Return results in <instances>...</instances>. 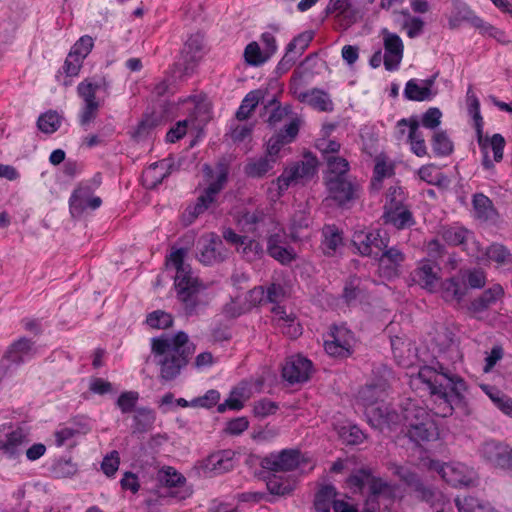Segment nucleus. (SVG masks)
<instances>
[{
	"label": "nucleus",
	"instance_id": "nucleus-1",
	"mask_svg": "<svg viewBox=\"0 0 512 512\" xmlns=\"http://www.w3.org/2000/svg\"><path fill=\"white\" fill-rule=\"evenodd\" d=\"M418 377L427 385L434 398L435 414L441 417L452 415L454 407L462 402L466 391L465 381L439 363L435 368H421Z\"/></svg>",
	"mask_w": 512,
	"mask_h": 512
},
{
	"label": "nucleus",
	"instance_id": "nucleus-2",
	"mask_svg": "<svg viewBox=\"0 0 512 512\" xmlns=\"http://www.w3.org/2000/svg\"><path fill=\"white\" fill-rule=\"evenodd\" d=\"M151 352L159 366L162 381H172L180 375L194 352L188 335L179 331L174 336L162 335L151 339Z\"/></svg>",
	"mask_w": 512,
	"mask_h": 512
},
{
	"label": "nucleus",
	"instance_id": "nucleus-3",
	"mask_svg": "<svg viewBox=\"0 0 512 512\" xmlns=\"http://www.w3.org/2000/svg\"><path fill=\"white\" fill-rule=\"evenodd\" d=\"M187 250L179 248L173 251L168 258V265L176 270L174 279L177 297L183 305V309L187 315L197 313L201 303L199 294L203 289L198 278L193 275L189 264L184 262Z\"/></svg>",
	"mask_w": 512,
	"mask_h": 512
},
{
	"label": "nucleus",
	"instance_id": "nucleus-4",
	"mask_svg": "<svg viewBox=\"0 0 512 512\" xmlns=\"http://www.w3.org/2000/svg\"><path fill=\"white\" fill-rule=\"evenodd\" d=\"M385 395L384 386L376 384L366 385L358 393L370 424L379 430L392 429L399 422V414L383 402Z\"/></svg>",
	"mask_w": 512,
	"mask_h": 512
},
{
	"label": "nucleus",
	"instance_id": "nucleus-5",
	"mask_svg": "<svg viewBox=\"0 0 512 512\" xmlns=\"http://www.w3.org/2000/svg\"><path fill=\"white\" fill-rule=\"evenodd\" d=\"M77 94L83 101L79 113V123L87 128L98 116L104 102L100 94H109V83L105 78H85L77 85Z\"/></svg>",
	"mask_w": 512,
	"mask_h": 512
},
{
	"label": "nucleus",
	"instance_id": "nucleus-6",
	"mask_svg": "<svg viewBox=\"0 0 512 512\" xmlns=\"http://www.w3.org/2000/svg\"><path fill=\"white\" fill-rule=\"evenodd\" d=\"M429 468L437 471L441 478L453 487H468L474 485L476 480L475 471L460 462L441 463L432 460Z\"/></svg>",
	"mask_w": 512,
	"mask_h": 512
},
{
	"label": "nucleus",
	"instance_id": "nucleus-7",
	"mask_svg": "<svg viewBox=\"0 0 512 512\" xmlns=\"http://www.w3.org/2000/svg\"><path fill=\"white\" fill-rule=\"evenodd\" d=\"M397 194L401 195L400 189H390L386 197L383 218L386 224H391L397 229H405L414 225L415 221L411 211L402 204L401 199H397Z\"/></svg>",
	"mask_w": 512,
	"mask_h": 512
},
{
	"label": "nucleus",
	"instance_id": "nucleus-8",
	"mask_svg": "<svg viewBox=\"0 0 512 512\" xmlns=\"http://www.w3.org/2000/svg\"><path fill=\"white\" fill-rule=\"evenodd\" d=\"M317 171V160L314 157H305L304 161L295 163L286 168L276 179L278 194L281 195L291 183L307 181L311 179Z\"/></svg>",
	"mask_w": 512,
	"mask_h": 512
},
{
	"label": "nucleus",
	"instance_id": "nucleus-9",
	"mask_svg": "<svg viewBox=\"0 0 512 512\" xmlns=\"http://www.w3.org/2000/svg\"><path fill=\"white\" fill-rule=\"evenodd\" d=\"M390 470L396 475L402 482L413 489L419 498L431 503L434 506V500L440 502L443 498L442 494L438 491L432 490L426 487L418 474L408 466L392 464Z\"/></svg>",
	"mask_w": 512,
	"mask_h": 512
},
{
	"label": "nucleus",
	"instance_id": "nucleus-10",
	"mask_svg": "<svg viewBox=\"0 0 512 512\" xmlns=\"http://www.w3.org/2000/svg\"><path fill=\"white\" fill-rule=\"evenodd\" d=\"M352 242L361 255L377 258L381 251L387 248L389 237L386 232L380 230L358 231L354 233Z\"/></svg>",
	"mask_w": 512,
	"mask_h": 512
},
{
	"label": "nucleus",
	"instance_id": "nucleus-11",
	"mask_svg": "<svg viewBox=\"0 0 512 512\" xmlns=\"http://www.w3.org/2000/svg\"><path fill=\"white\" fill-rule=\"evenodd\" d=\"M228 177V167L224 163L217 165L216 180L209 184L204 192L197 198L189 213L193 217L203 214L215 202L216 196L223 189Z\"/></svg>",
	"mask_w": 512,
	"mask_h": 512
},
{
	"label": "nucleus",
	"instance_id": "nucleus-12",
	"mask_svg": "<svg viewBox=\"0 0 512 512\" xmlns=\"http://www.w3.org/2000/svg\"><path fill=\"white\" fill-rule=\"evenodd\" d=\"M331 340L324 343L325 351L334 357L349 356L355 344L354 334L345 326H335L331 330Z\"/></svg>",
	"mask_w": 512,
	"mask_h": 512
},
{
	"label": "nucleus",
	"instance_id": "nucleus-13",
	"mask_svg": "<svg viewBox=\"0 0 512 512\" xmlns=\"http://www.w3.org/2000/svg\"><path fill=\"white\" fill-rule=\"evenodd\" d=\"M479 453L485 461L495 467L512 470V448L509 445L489 440L482 444Z\"/></svg>",
	"mask_w": 512,
	"mask_h": 512
},
{
	"label": "nucleus",
	"instance_id": "nucleus-14",
	"mask_svg": "<svg viewBox=\"0 0 512 512\" xmlns=\"http://www.w3.org/2000/svg\"><path fill=\"white\" fill-rule=\"evenodd\" d=\"M238 224L244 232L262 237L270 232V226L274 225V219L262 209H255L243 212L238 219Z\"/></svg>",
	"mask_w": 512,
	"mask_h": 512
},
{
	"label": "nucleus",
	"instance_id": "nucleus-15",
	"mask_svg": "<svg viewBox=\"0 0 512 512\" xmlns=\"http://www.w3.org/2000/svg\"><path fill=\"white\" fill-rule=\"evenodd\" d=\"M312 362L301 355H293L286 359L282 367V377L290 384L302 383L309 379Z\"/></svg>",
	"mask_w": 512,
	"mask_h": 512
},
{
	"label": "nucleus",
	"instance_id": "nucleus-16",
	"mask_svg": "<svg viewBox=\"0 0 512 512\" xmlns=\"http://www.w3.org/2000/svg\"><path fill=\"white\" fill-rule=\"evenodd\" d=\"M384 45V66L388 71H395L403 58L404 45L402 39L396 33L389 32L387 29L382 30Z\"/></svg>",
	"mask_w": 512,
	"mask_h": 512
},
{
	"label": "nucleus",
	"instance_id": "nucleus-17",
	"mask_svg": "<svg viewBox=\"0 0 512 512\" xmlns=\"http://www.w3.org/2000/svg\"><path fill=\"white\" fill-rule=\"evenodd\" d=\"M299 458L298 450L284 449L278 454H270L264 457L260 465L263 469L272 472L291 471L298 466Z\"/></svg>",
	"mask_w": 512,
	"mask_h": 512
},
{
	"label": "nucleus",
	"instance_id": "nucleus-18",
	"mask_svg": "<svg viewBox=\"0 0 512 512\" xmlns=\"http://www.w3.org/2000/svg\"><path fill=\"white\" fill-rule=\"evenodd\" d=\"M101 204V198L93 196V190L89 185H80L69 199L70 212L73 216L81 215L87 208L95 210Z\"/></svg>",
	"mask_w": 512,
	"mask_h": 512
},
{
	"label": "nucleus",
	"instance_id": "nucleus-19",
	"mask_svg": "<svg viewBox=\"0 0 512 512\" xmlns=\"http://www.w3.org/2000/svg\"><path fill=\"white\" fill-rule=\"evenodd\" d=\"M292 93L301 103H305L320 112H332L334 109L330 95L324 90L313 88L303 91L299 87H294Z\"/></svg>",
	"mask_w": 512,
	"mask_h": 512
},
{
	"label": "nucleus",
	"instance_id": "nucleus-20",
	"mask_svg": "<svg viewBox=\"0 0 512 512\" xmlns=\"http://www.w3.org/2000/svg\"><path fill=\"white\" fill-rule=\"evenodd\" d=\"M28 433L21 427H16L0 438V451L10 459L17 458L29 443Z\"/></svg>",
	"mask_w": 512,
	"mask_h": 512
},
{
	"label": "nucleus",
	"instance_id": "nucleus-21",
	"mask_svg": "<svg viewBox=\"0 0 512 512\" xmlns=\"http://www.w3.org/2000/svg\"><path fill=\"white\" fill-rule=\"evenodd\" d=\"M477 135L478 145L483 153L482 165L489 170L494 167L492 160L489 158L488 149L493 151V157L496 162H500L503 158V150L505 147V139L501 134H494L492 137L484 136L483 127L481 128V138Z\"/></svg>",
	"mask_w": 512,
	"mask_h": 512
},
{
	"label": "nucleus",
	"instance_id": "nucleus-22",
	"mask_svg": "<svg viewBox=\"0 0 512 512\" xmlns=\"http://www.w3.org/2000/svg\"><path fill=\"white\" fill-rule=\"evenodd\" d=\"M413 282L429 292H434L439 282V269L430 260H422L411 273Z\"/></svg>",
	"mask_w": 512,
	"mask_h": 512
},
{
	"label": "nucleus",
	"instance_id": "nucleus-23",
	"mask_svg": "<svg viewBox=\"0 0 512 512\" xmlns=\"http://www.w3.org/2000/svg\"><path fill=\"white\" fill-rule=\"evenodd\" d=\"M198 247V259L205 265L214 264L216 262L222 261L224 258L221 253L223 243L221 239L215 234H208L201 237L198 242Z\"/></svg>",
	"mask_w": 512,
	"mask_h": 512
},
{
	"label": "nucleus",
	"instance_id": "nucleus-24",
	"mask_svg": "<svg viewBox=\"0 0 512 512\" xmlns=\"http://www.w3.org/2000/svg\"><path fill=\"white\" fill-rule=\"evenodd\" d=\"M503 296V287L500 284H493L470 302L468 310L478 317L501 300Z\"/></svg>",
	"mask_w": 512,
	"mask_h": 512
},
{
	"label": "nucleus",
	"instance_id": "nucleus-25",
	"mask_svg": "<svg viewBox=\"0 0 512 512\" xmlns=\"http://www.w3.org/2000/svg\"><path fill=\"white\" fill-rule=\"evenodd\" d=\"M329 198L339 205L351 201L355 197L357 185L348 177L329 179L326 182Z\"/></svg>",
	"mask_w": 512,
	"mask_h": 512
},
{
	"label": "nucleus",
	"instance_id": "nucleus-26",
	"mask_svg": "<svg viewBox=\"0 0 512 512\" xmlns=\"http://www.w3.org/2000/svg\"><path fill=\"white\" fill-rule=\"evenodd\" d=\"M376 259L379 261L382 274L387 278H393L398 276L399 268L405 261V254L397 247H389L388 244Z\"/></svg>",
	"mask_w": 512,
	"mask_h": 512
},
{
	"label": "nucleus",
	"instance_id": "nucleus-27",
	"mask_svg": "<svg viewBox=\"0 0 512 512\" xmlns=\"http://www.w3.org/2000/svg\"><path fill=\"white\" fill-rule=\"evenodd\" d=\"M233 468L232 452L229 450L218 451L209 455L202 464L204 474L216 476Z\"/></svg>",
	"mask_w": 512,
	"mask_h": 512
},
{
	"label": "nucleus",
	"instance_id": "nucleus-28",
	"mask_svg": "<svg viewBox=\"0 0 512 512\" xmlns=\"http://www.w3.org/2000/svg\"><path fill=\"white\" fill-rule=\"evenodd\" d=\"M33 342L27 338H20L10 345L3 360L0 362L1 367H7L6 362L19 365L25 362L31 355Z\"/></svg>",
	"mask_w": 512,
	"mask_h": 512
},
{
	"label": "nucleus",
	"instance_id": "nucleus-29",
	"mask_svg": "<svg viewBox=\"0 0 512 512\" xmlns=\"http://www.w3.org/2000/svg\"><path fill=\"white\" fill-rule=\"evenodd\" d=\"M431 419L432 417L428 410L412 400L405 403L402 408V414L401 416L399 415V421H403L406 430L412 428L414 425L419 426L420 423ZM399 423L400 422L397 424Z\"/></svg>",
	"mask_w": 512,
	"mask_h": 512
},
{
	"label": "nucleus",
	"instance_id": "nucleus-30",
	"mask_svg": "<svg viewBox=\"0 0 512 512\" xmlns=\"http://www.w3.org/2000/svg\"><path fill=\"white\" fill-rule=\"evenodd\" d=\"M472 205L474 211V217L485 223H496L499 214L493 205V202L482 193L473 195Z\"/></svg>",
	"mask_w": 512,
	"mask_h": 512
},
{
	"label": "nucleus",
	"instance_id": "nucleus-31",
	"mask_svg": "<svg viewBox=\"0 0 512 512\" xmlns=\"http://www.w3.org/2000/svg\"><path fill=\"white\" fill-rule=\"evenodd\" d=\"M440 292L446 302L460 304L466 297L468 288L460 277H451L441 283Z\"/></svg>",
	"mask_w": 512,
	"mask_h": 512
},
{
	"label": "nucleus",
	"instance_id": "nucleus-32",
	"mask_svg": "<svg viewBox=\"0 0 512 512\" xmlns=\"http://www.w3.org/2000/svg\"><path fill=\"white\" fill-rule=\"evenodd\" d=\"M310 32H303L296 36L286 47V52L280 61V65L292 66L296 59L300 57L312 41Z\"/></svg>",
	"mask_w": 512,
	"mask_h": 512
},
{
	"label": "nucleus",
	"instance_id": "nucleus-33",
	"mask_svg": "<svg viewBox=\"0 0 512 512\" xmlns=\"http://www.w3.org/2000/svg\"><path fill=\"white\" fill-rule=\"evenodd\" d=\"M406 435L412 442L421 444L436 440L439 433L435 421L431 419L420 423L419 426L414 425L412 428L407 429Z\"/></svg>",
	"mask_w": 512,
	"mask_h": 512
},
{
	"label": "nucleus",
	"instance_id": "nucleus-34",
	"mask_svg": "<svg viewBox=\"0 0 512 512\" xmlns=\"http://www.w3.org/2000/svg\"><path fill=\"white\" fill-rule=\"evenodd\" d=\"M88 431L86 425L80 423H73L71 425L60 426L55 432V444L58 447L63 445H70L73 440L82 434H86Z\"/></svg>",
	"mask_w": 512,
	"mask_h": 512
},
{
	"label": "nucleus",
	"instance_id": "nucleus-35",
	"mask_svg": "<svg viewBox=\"0 0 512 512\" xmlns=\"http://www.w3.org/2000/svg\"><path fill=\"white\" fill-rule=\"evenodd\" d=\"M169 175L165 161L151 164L143 173V180L147 188H155Z\"/></svg>",
	"mask_w": 512,
	"mask_h": 512
},
{
	"label": "nucleus",
	"instance_id": "nucleus-36",
	"mask_svg": "<svg viewBox=\"0 0 512 512\" xmlns=\"http://www.w3.org/2000/svg\"><path fill=\"white\" fill-rule=\"evenodd\" d=\"M275 162V158L268 156L250 159L244 167V172L248 177L262 178L273 169Z\"/></svg>",
	"mask_w": 512,
	"mask_h": 512
},
{
	"label": "nucleus",
	"instance_id": "nucleus-37",
	"mask_svg": "<svg viewBox=\"0 0 512 512\" xmlns=\"http://www.w3.org/2000/svg\"><path fill=\"white\" fill-rule=\"evenodd\" d=\"M437 94L435 90H428L427 87H423L422 83L417 79H410L404 89V96L411 101H429L433 99Z\"/></svg>",
	"mask_w": 512,
	"mask_h": 512
},
{
	"label": "nucleus",
	"instance_id": "nucleus-38",
	"mask_svg": "<svg viewBox=\"0 0 512 512\" xmlns=\"http://www.w3.org/2000/svg\"><path fill=\"white\" fill-rule=\"evenodd\" d=\"M156 419L155 412L147 407H140L135 410L133 416V431L144 433L152 429Z\"/></svg>",
	"mask_w": 512,
	"mask_h": 512
},
{
	"label": "nucleus",
	"instance_id": "nucleus-39",
	"mask_svg": "<svg viewBox=\"0 0 512 512\" xmlns=\"http://www.w3.org/2000/svg\"><path fill=\"white\" fill-rule=\"evenodd\" d=\"M322 249L326 255H333L342 245V236L335 225H325L322 229Z\"/></svg>",
	"mask_w": 512,
	"mask_h": 512
},
{
	"label": "nucleus",
	"instance_id": "nucleus-40",
	"mask_svg": "<svg viewBox=\"0 0 512 512\" xmlns=\"http://www.w3.org/2000/svg\"><path fill=\"white\" fill-rule=\"evenodd\" d=\"M420 123L418 120L411 122V131L408 132V143L410 149L417 157H424L428 155L427 146L424 136L419 131Z\"/></svg>",
	"mask_w": 512,
	"mask_h": 512
},
{
	"label": "nucleus",
	"instance_id": "nucleus-41",
	"mask_svg": "<svg viewBox=\"0 0 512 512\" xmlns=\"http://www.w3.org/2000/svg\"><path fill=\"white\" fill-rule=\"evenodd\" d=\"M237 252L248 262L260 260L265 254L262 244L258 240L249 238L248 236H246L241 246H238Z\"/></svg>",
	"mask_w": 512,
	"mask_h": 512
},
{
	"label": "nucleus",
	"instance_id": "nucleus-42",
	"mask_svg": "<svg viewBox=\"0 0 512 512\" xmlns=\"http://www.w3.org/2000/svg\"><path fill=\"white\" fill-rule=\"evenodd\" d=\"M325 161L328 167L325 177L326 182L329 179H338L349 176V163L345 158L340 156H330L325 157Z\"/></svg>",
	"mask_w": 512,
	"mask_h": 512
},
{
	"label": "nucleus",
	"instance_id": "nucleus-43",
	"mask_svg": "<svg viewBox=\"0 0 512 512\" xmlns=\"http://www.w3.org/2000/svg\"><path fill=\"white\" fill-rule=\"evenodd\" d=\"M261 90L250 91L242 100L240 107L236 112V118L239 121H244L249 118L254 111L260 100L263 98Z\"/></svg>",
	"mask_w": 512,
	"mask_h": 512
},
{
	"label": "nucleus",
	"instance_id": "nucleus-44",
	"mask_svg": "<svg viewBox=\"0 0 512 512\" xmlns=\"http://www.w3.org/2000/svg\"><path fill=\"white\" fill-rule=\"evenodd\" d=\"M204 47V35L200 32L192 34L183 48V55L187 61L195 62L201 57Z\"/></svg>",
	"mask_w": 512,
	"mask_h": 512
},
{
	"label": "nucleus",
	"instance_id": "nucleus-45",
	"mask_svg": "<svg viewBox=\"0 0 512 512\" xmlns=\"http://www.w3.org/2000/svg\"><path fill=\"white\" fill-rule=\"evenodd\" d=\"M372 473V470L367 467L355 470L347 479L349 488L354 493H364L367 490Z\"/></svg>",
	"mask_w": 512,
	"mask_h": 512
},
{
	"label": "nucleus",
	"instance_id": "nucleus-46",
	"mask_svg": "<svg viewBox=\"0 0 512 512\" xmlns=\"http://www.w3.org/2000/svg\"><path fill=\"white\" fill-rule=\"evenodd\" d=\"M266 486L271 494L277 496L288 495L295 488L293 481L282 476H277L275 474H272L271 476L267 477Z\"/></svg>",
	"mask_w": 512,
	"mask_h": 512
},
{
	"label": "nucleus",
	"instance_id": "nucleus-47",
	"mask_svg": "<svg viewBox=\"0 0 512 512\" xmlns=\"http://www.w3.org/2000/svg\"><path fill=\"white\" fill-rule=\"evenodd\" d=\"M336 490L331 485L323 486L316 494L314 507L316 512H330L331 506L334 508Z\"/></svg>",
	"mask_w": 512,
	"mask_h": 512
},
{
	"label": "nucleus",
	"instance_id": "nucleus-48",
	"mask_svg": "<svg viewBox=\"0 0 512 512\" xmlns=\"http://www.w3.org/2000/svg\"><path fill=\"white\" fill-rule=\"evenodd\" d=\"M439 234L447 244L456 246L464 244L471 233L461 226H444Z\"/></svg>",
	"mask_w": 512,
	"mask_h": 512
},
{
	"label": "nucleus",
	"instance_id": "nucleus-49",
	"mask_svg": "<svg viewBox=\"0 0 512 512\" xmlns=\"http://www.w3.org/2000/svg\"><path fill=\"white\" fill-rule=\"evenodd\" d=\"M432 151L437 157H445L453 152V142L445 131L434 132L431 139Z\"/></svg>",
	"mask_w": 512,
	"mask_h": 512
},
{
	"label": "nucleus",
	"instance_id": "nucleus-50",
	"mask_svg": "<svg viewBox=\"0 0 512 512\" xmlns=\"http://www.w3.org/2000/svg\"><path fill=\"white\" fill-rule=\"evenodd\" d=\"M157 480L169 488L180 487L186 483V478L171 466L162 467L157 473Z\"/></svg>",
	"mask_w": 512,
	"mask_h": 512
},
{
	"label": "nucleus",
	"instance_id": "nucleus-51",
	"mask_svg": "<svg viewBox=\"0 0 512 512\" xmlns=\"http://www.w3.org/2000/svg\"><path fill=\"white\" fill-rule=\"evenodd\" d=\"M245 61L251 66H260L270 59L255 41L250 42L244 50Z\"/></svg>",
	"mask_w": 512,
	"mask_h": 512
},
{
	"label": "nucleus",
	"instance_id": "nucleus-52",
	"mask_svg": "<svg viewBox=\"0 0 512 512\" xmlns=\"http://www.w3.org/2000/svg\"><path fill=\"white\" fill-rule=\"evenodd\" d=\"M61 125V117L56 111H48L39 116L37 126L40 131L46 134L56 132Z\"/></svg>",
	"mask_w": 512,
	"mask_h": 512
},
{
	"label": "nucleus",
	"instance_id": "nucleus-53",
	"mask_svg": "<svg viewBox=\"0 0 512 512\" xmlns=\"http://www.w3.org/2000/svg\"><path fill=\"white\" fill-rule=\"evenodd\" d=\"M468 111L475 122L476 134L481 138V128L483 127V118L480 114V102L470 86L467 91Z\"/></svg>",
	"mask_w": 512,
	"mask_h": 512
},
{
	"label": "nucleus",
	"instance_id": "nucleus-54",
	"mask_svg": "<svg viewBox=\"0 0 512 512\" xmlns=\"http://www.w3.org/2000/svg\"><path fill=\"white\" fill-rule=\"evenodd\" d=\"M460 279L467 288L480 289L486 284V274L480 269H470L461 273Z\"/></svg>",
	"mask_w": 512,
	"mask_h": 512
},
{
	"label": "nucleus",
	"instance_id": "nucleus-55",
	"mask_svg": "<svg viewBox=\"0 0 512 512\" xmlns=\"http://www.w3.org/2000/svg\"><path fill=\"white\" fill-rule=\"evenodd\" d=\"M268 255L282 265L291 264L297 257L295 250L292 247L279 245L277 247H270L267 251Z\"/></svg>",
	"mask_w": 512,
	"mask_h": 512
},
{
	"label": "nucleus",
	"instance_id": "nucleus-56",
	"mask_svg": "<svg viewBox=\"0 0 512 512\" xmlns=\"http://www.w3.org/2000/svg\"><path fill=\"white\" fill-rule=\"evenodd\" d=\"M146 323L153 329H166L172 326L173 317L165 311L156 310L148 314Z\"/></svg>",
	"mask_w": 512,
	"mask_h": 512
},
{
	"label": "nucleus",
	"instance_id": "nucleus-57",
	"mask_svg": "<svg viewBox=\"0 0 512 512\" xmlns=\"http://www.w3.org/2000/svg\"><path fill=\"white\" fill-rule=\"evenodd\" d=\"M339 434L343 442L348 445H358L366 439L364 432L356 425L341 427Z\"/></svg>",
	"mask_w": 512,
	"mask_h": 512
},
{
	"label": "nucleus",
	"instance_id": "nucleus-58",
	"mask_svg": "<svg viewBox=\"0 0 512 512\" xmlns=\"http://www.w3.org/2000/svg\"><path fill=\"white\" fill-rule=\"evenodd\" d=\"M486 257L496 262L498 265H504L510 258L509 250L500 243H493L485 250Z\"/></svg>",
	"mask_w": 512,
	"mask_h": 512
},
{
	"label": "nucleus",
	"instance_id": "nucleus-59",
	"mask_svg": "<svg viewBox=\"0 0 512 512\" xmlns=\"http://www.w3.org/2000/svg\"><path fill=\"white\" fill-rule=\"evenodd\" d=\"M139 399V393L136 391H126L120 394L116 401L117 407L123 414L134 411Z\"/></svg>",
	"mask_w": 512,
	"mask_h": 512
},
{
	"label": "nucleus",
	"instance_id": "nucleus-60",
	"mask_svg": "<svg viewBox=\"0 0 512 512\" xmlns=\"http://www.w3.org/2000/svg\"><path fill=\"white\" fill-rule=\"evenodd\" d=\"M455 504L459 512H482L483 504L480 500L472 496L457 497Z\"/></svg>",
	"mask_w": 512,
	"mask_h": 512
},
{
	"label": "nucleus",
	"instance_id": "nucleus-61",
	"mask_svg": "<svg viewBox=\"0 0 512 512\" xmlns=\"http://www.w3.org/2000/svg\"><path fill=\"white\" fill-rule=\"evenodd\" d=\"M278 410V404L267 398L260 399L254 403L253 413L256 417L265 418L275 414Z\"/></svg>",
	"mask_w": 512,
	"mask_h": 512
},
{
	"label": "nucleus",
	"instance_id": "nucleus-62",
	"mask_svg": "<svg viewBox=\"0 0 512 512\" xmlns=\"http://www.w3.org/2000/svg\"><path fill=\"white\" fill-rule=\"evenodd\" d=\"M94 46V40L89 35H84L72 46L71 52L83 60L89 55Z\"/></svg>",
	"mask_w": 512,
	"mask_h": 512
},
{
	"label": "nucleus",
	"instance_id": "nucleus-63",
	"mask_svg": "<svg viewBox=\"0 0 512 512\" xmlns=\"http://www.w3.org/2000/svg\"><path fill=\"white\" fill-rule=\"evenodd\" d=\"M52 472L57 478H67L76 474L77 466L71 460H59L53 465Z\"/></svg>",
	"mask_w": 512,
	"mask_h": 512
},
{
	"label": "nucleus",
	"instance_id": "nucleus-64",
	"mask_svg": "<svg viewBox=\"0 0 512 512\" xmlns=\"http://www.w3.org/2000/svg\"><path fill=\"white\" fill-rule=\"evenodd\" d=\"M359 279L356 277L350 278L346 282L343 290V298L347 304L354 303L361 295L362 291L359 287Z\"/></svg>",
	"mask_w": 512,
	"mask_h": 512
}]
</instances>
